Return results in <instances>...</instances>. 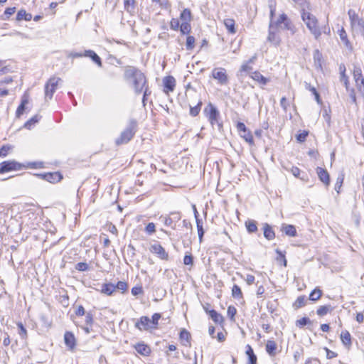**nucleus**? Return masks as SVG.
Returning a JSON list of instances; mask_svg holds the SVG:
<instances>
[{
    "label": "nucleus",
    "instance_id": "nucleus-53",
    "mask_svg": "<svg viewBox=\"0 0 364 364\" xmlns=\"http://www.w3.org/2000/svg\"><path fill=\"white\" fill-rule=\"evenodd\" d=\"M343 183V176H341L337 178L336 184H335V190L337 191L338 193L340 192V189L342 186V184Z\"/></svg>",
    "mask_w": 364,
    "mask_h": 364
},
{
    "label": "nucleus",
    "instance_id": "nucleus-48",
    "mask_svg": "<svg viewBox=\"0 0 364 364\" xmlns=\"http://www.w3.org/2000/svg\"><path fill=\"white\" fill-rule=\"evenodd\" d=\"M75 269L80 272H85L89 269V266L86 262H79L76 264Z\"/></svg>",
    "mask_w": 364,
    "mask_h": 364
},
{
    "label": "nucleus",
    "instance_id": "nucleus-28",
    "mask_svg": "<svg viewBox=\"0 0 364 364\" xmlns=\"http://www.w3.org/2000/svg\"><path fill=\"white\" fill-rule=\"evenodd\" d=\"M282 230L285 232V234L290 237H294L296 235V230L294 225H284L282 226Z\"/></svg>",
    "mask_w": 364,
    "mask_h": 364
},
{
    "label": "nucleus",
    "instance_id": "nucleus-40",
    "mask_svg": "<svg viewBox=\"0 0 364 364\" xmlns=\"http://www.w3.org/2000/svg\"><path fill=\"white\" fill-rule=\"evenodd\" d=\"M40 118L41 117L38 114L33 116L24 124V127L30 129L33 125L39 121Z\"/></svg>",
    "mask_w": 364,
    "mask_h": 364
},
{
    "label": "nucleus",
    "instance_id": "nucleus-44",
    "mask_svg": "<svg viewBox=\"0 0 364 364\" xmlns=\"http://www.w3.org/2000/svg\"><path fill=\"white\" fill-rule=\"evenodd\" d=\"M161 316L159 313H155L153 314L151 319V326H152V328H156L157 325L159 323V321L161 318Z\"/></svg>",
    "mask_w": 364,
    "mask_h": 364
},
{
    "label": "nucleus",
    "instance_id": "nucleus-31",
    "mask_svg": "<svg viewBox=\"0 0 364 364\" xmlns=\"http://www.w3.org/2000/svg\"><path fill=\"white\" fill-rule=\"evenodd\" d=\"M306 296H304V295L299 296V297H297V299H296V301L293 304V307L295 309H300V308L306 306Z\"/></svg>",
    "mask_w": 364,
    "mask_h": 364
},
{
    "label": "nucleus",
    "instance_id": "nucleus-27",
    "mask_svg": "<svg viewBox=\"0 0 364 364\" xmlns=\"http://www.w3.org/2000/svg\"><path fill=\"white\" fill-rule=\"evenodd\" d=\"M32 18V15L31 14L27 13L25 10L21 9L18 11L16 15V20L17 21H31Z\"/></svg>",
    "mask_w": 364,
    "mask_h": 364
},
{
    "label": "nucleus",
    "instance_id": "nucleus-54",
    "mask_svg": "<svg viewBox=\"0 0 364 364\" xmlns=\"http://www.w3.org/2000/svg\"><path fill=\"white\" fill-rule=\"evenodd\" d=\"M15 11H16L15 7H10V8L6 9L4 14V15L6 16V17L3 18L2 19H4V20L8 19L10 17V16H11L12 14H14L15 13Z\"/></svg>",
    "mask_w": 364,
    "mask_h": 364
},
{
    "label": "nucleus",
    "instance_id": "nucleus-5",
    "mask_svg": "<svg viewBox=\"0 0 364 364\" xmlns=\"http://www.w3.org/2000/svg\"><path fill=\"white\" fill-rule=\"evenodd\" d=\"M207 117L213 127L217 126L218 130L222 128V124L219 122V112L217 108L210 103L204 109Z\"/></svg>",
    "mask_w": 364,
    "mask_h": 364
},
{
    "label": "nucleus",
    "instance_id": "nucleus-23",
    "mask_svg": "<svg viewBox=\"0 0 364 364\" xmlns=\"http://www.w3.org/2000/svg\"><path fill=\"white\" fill-rule=\"evenodd\" d=\"M205 311L209 314L213 321L216 323H221L223 321V317L215 310L208 311L205 308Z\"/></svg>",
    "mask_w": 364,
    "mask_h": 364
},
{
    "label": "nucleus",
    "instance_id": "nucleus-12",
    "mask_svg": "<svg viewBox=\"0 0 364 364\" xmlns=\"http://www.w3.org/2000/svg\"><path fill=\"white\" fill-rule=\"evenodd\" d=\"M212 77L218 81L220 85L228 83V77L226 70L223 68H215L212 71Z\"/></svg>",
    "mask_w": 364,
    "mask_h": 364
},
{
    "label": "nucleus",
    "instance_id": "nucleus-46",
    "mask_svg": "<svg viewBox=\"0 0 364 364\" xmlns=\"http://www.w3.org/2000/svg\"><path fill=\"white\" fill-rule=\"evenodd\" d=\"M276 252L278 255L277 257V262L282 263L284 267H286L287 266V259L285 258L284 254H283V252L278 249L276 250Z\"/></svg>",
    "mask_w": 364,
    "mask_h": 364
},
{
    "label": "nucleus",
    "instance_id": "nucleus-60",
    "mask_svg": "<svg viewBox=\"0 0 364 364\" xmlns=\"http://www.w3.org/2000/svg\"><path fill=\"white\" fill-rule=\"evenodd\" d=\"M236 309L234 306H230L228 309V316L231 318L233 319L235 315L236 314Z\"/></svg>",
    "mask_w": 364,
    "mask_h": 364
},
{
    "label": "nucleus",
    "instance_id": "nucleus-19",
    "mask_svg": "<svg viewBox=\"0 0 364 364\" xmlns=\"http://www.w3.org/2000/svg\"><path fill=\"white\" fill-rule=\"evenodd\" d=\"M41 178L50 183L58 182L61 180L62 176L58 172L47 173L41 175Z\"/></svg>",
    "mask_w": 364,
    "mask_h": 364
},
{
    "label": "nucleus",
    "instance_id": "nucleus-29",
    "mask_svg": "<svg viewBox=\"0 0 364 364\" xmlns=\"http://www.w3.org/2000/svg\"><path fill=\"white\" fill-rule=\"evenodd\" d=\"M277 346L274 341H268L266 344V350L270 355H274Z\"/></svg>",
    "mask_w": 364,
    "mask_h": 364
},
{
    "label": "nucleus",
    "instance_id": "nucleus-33",
    "mask_svg": "<svg viewBox=\"0 0 364 364\" xmlns=\"http://www.w3.org/2000/svg\"><path fill=\"white\" fill-rule=\"evenodd\" d=\"M115 290V286L109 283L102 285L101 291L107 295H111Z\"/></svg>",
    "mask_w": 364,
    "mask_h": 364
},
{
    "label": "nucleus",
    "instance_id": "nucleus-21",
    "mask_svg": "<svg viewBox=\"0 0 364 364\" xmlns=\"http://www.w3.org/2000/svg\"><path fill=\"white\" fill-rule=\"evenodd\" d=\"M84 57L90 58L99 67L102 66L101 58L92 50H86L84 52Z\"/></svg>",
    "mask_w": 364,
    "mask_h": 364
},
{
    "label": "nucleus",
    "instance_id": "nucleus-38",
    "mask_svg": "<svg viewBox=\"0 0 364 364\" xmlns=\"http://www.w3.org/2000/svg\"><path fill=\"white\" fill-rule=\"evenodd\" d=\"M196 225L198 233L199 242H201L203 240V237L204 235L205 231L203 228V222L200 219H197Z\"/></svg>",
    "mask_w": 364,
    "mask_h": 364
},
{
    "label": "nucleus",
    "instance_id": "nucleus-9",
    "mask_svg": "<svg viewBox=\"0 0 364 364\" xmlns=\"http://www.w3.org/2000/svg\"><path fill=\"white\" fill-rule=\"evenodd\" d=\"M23 167H24V165L15 161H5L0 163V173L21 170Z\"/></svg>",
    "mask_w": 364,
    "mask_h": 364
},
{
    "label": "nucleus",
    "instance_id": "nucleus-32",
    "mask_svg": "<svg viewBox=\"0 0 364 364\" xmlns=\"http://www.w3.org/2000/svg\"><path fill=\"white\" fill-rule=\"evenodd\" d=\"M332 311L333 307L331 305H324L319 306L316 311V314L320 316H323Z\"/></svg>",
    "mask_w": 364,
    "mask_h": 364
},
{
    "label": "nucleus",
    "instance_id": "nucleus-61",
    "mask_svg": "<svg viewBox=\"0 0 364 364\" xmlns=\"http://www.w3.org/2000/svg\"><path fill=\"white\" fill-rule=\"evenodd\" d=\"M161 219L163 220V222L166 226H171L173 224V218L171 217H161Z\"/></svg>",
    "mask_w": 364,
    "mask_h": 364
},
{
    "label": "nucleus",
    "instance_id": "nucleus-1",
    "mask_svg": "<svg viewBox=\"0 0 364 364\" xmlns=\"http://www.w3.org/2000/svg\"><path fill=\"white\" fill-rule=\"evenodd\" d=\"M124 77L127 80H132L133 87L136 95L142 92L144 87L147 84V80L145 75L139 69L134 67H130L126 69Z\"/></svg>",
    "mask_w": 364,
    "mask_h": 364
},
{
    "label": "nucleus",
    "instance_id": "nucleus-18",
    "mask_svg": "<svg viewBox=\"0 0 364 364\" xmlns=\"http://www.w3.org/2000/svg\"><path fill=\"white\" fill-rule=\"evenodd\" d=\"M316 173L321 181H322L326 186L329 185L330 176L328 171L326 169L321 167H317Z\"/></svg>",
    "mask_w": 364,
    "mask_h": 364
},
{
    "label": "nucleus",
    "instance_id": "nucleus-35",
    "mask_svg": "<svg viewBox=\"0 0 364 364\" xmlns=\"http://www.w3.org/2000/svg\"><path fill=\"white\" fill-rule=\"evenodd\" d=\"M339 36H340V38L342 41V42L345 44V46L347 48H349V47L351 46H350V41L348 39L347 33H346V31H345V29L343 28H342L339 31Z\"/></svg>",
    "mask_w": 364,
    "mask_h": 364
},
{
    "label": "nucleus",
    "instance_id": "nucleus-10",
    "mask_svg": "<svg viewBox=\"0 0 364 364\" xmlns=\"http://www.w3.org/2000/svg\"><path fill=\"white\" fill-rule=\"evenodd\" d=\"M279 29L274 26L273 21L269 23L268 41L272 43L274 46H278L280 43L281 39L279 37Z\"/></svg>",
    "mask_w": 364,
    "mask_h": 364
},
{
    "label": "nucleus",
    "instance_id": "nucleus-41",
    "mask_svg": "<svg viewBox=\"0 0 364 364\" xmlns=\"http://www.w3.org/2000/svg\"><path fill=\"white\" fill-rule=\"evenodd\" d=\"M196 39L192 36H188L186 38V48L188 50H192L195 48Z\"/></svg>",
    "mask_w": 364,
    "mask_h": 364
},
{
    "label": "nucleus",
    "instance_id": "nucleus-45",
    "mask_svg": "<svg viewBox=\"0 0 364 364\" xmlns=\"http://www.w3.org/2000/svg\"><path fill=\"white\" fill-rule=\"evenodd\" d=\"M201 105L202 102H199L197 105L191 107L190 114L193 117L197 116L200 112Z\"/></svg>",
    "mask_w": 364,
    "mask_h": 364
},
{
    "label": "nucleus",
    "instance_id": "nucleus-42",
    "mask_svg": "<svg viewBox=\"0 0 364 364\" xmlns=\"http://www.w3.org/2000/svg\"><path fill=\"white\" fill-rule=\"evenodd\" d=\"M180 31L183 35L188 34L191 32V27L189 22H182L180 27Z\"/></svg>",
    "mask_w": 364,
    "mask_h": 364
},
{
    "label": "nucleus",
    "instance_id": "nucleus-50",
    "mask_svg": "<svg viewBox=\"0 0 364 364\" xmlns=\"http://www.w3.org/2000/svg\"><path fill=\"white\" fill-rule=\"evenodd\" d=\"M183 264L185 265H193V257L191 253L186 255L183 257Z\"/></svg>",
    "mask_w": 364,
    "mask_h": 364
},
{
    "label": "nucleus",
    "instance_id": "nucleus-24",
    "mask_svg": "<svg viewBox=\"0 0 364 364\" xmlns=\"http://www.w3.org/2000/svg\"><path fill=\"white\" fill-rule=\"evenodd\" d=\"M179 338L183 342V345L188 346L191 345L190 339H191V334L190 333L186 331V329H182L180 332Z\"/></svg>",
    "mask_w": 364,
    "mask_h": 364
},
{
    "label": "nucleus",
    "instance_id": "nucleus-62",
    "mask_svg": "<svg viewBox=\"0 0 364 364\" xmlns=\"http://www.w3.org/2000/svg\"><path fill=\"white\" fill-rule=\"evenodd\" d=\"M280 105L284 110V112H287V107L289 106V104L287 103V98L285 97H283L280 100Z\"/></svg>",
    "mask_w": 364,
    "mask_h": 364
},
{
    "label": "nucleus",
    "instance_id": "nucleus-2",
    "mask_svg": "<svg viewBox=\"0 0 364 364\" xmlns=\"http://www.w3.org/2000/svg\"><path fill=\"white\" fill-rule=\"evenodd\" d=\"M301 18L307 28L310 31L314 38L317 40L321 36L322 32L324 33H329L330 28L327 26L320 28L318 26V20L315 16L310 12L302 10Z\"/></svg>",
    "mask_w": 364,
    "mask_h": 364
},
{
    "label": "nucleus",
    "instance_id": "nucleus-11",
    "mask_svg": "<svg viewBox=\"0 0 364 364\" xmlns=\"http://www.w3.org/2000/svg\"><path fill=\"white\" fill-rule=\"evenodd\" d=\"M149 250L151 253L156 255L159 259L163 260H168V253L158 242L151 245Z\"/></svg>",
    "mask_w": 364,
    "mask_h": 364
},
{
    "label": "nucleus",
    "instance_id": "nucleus-15",
    "mask_svg": "<svg viewBox=\"0 0 364 364\" xmlns=\"http://www.w3.org/2000/svg\"><path fill=\"white\" fill-rule=\"evenodd\" d=\"M237 129L240 136L244 138L247 142L250 143V132L247 129L245 124L242 122H238L237 124Z\"/></svg>",
    "mask_w": 364,
    "mask_h": 364
},
{
    "label": "nucleus",
    "instance_id": "nucleus-49",
    "mask_svg": "<svg viewBox=\"0 0 364 364\" xmlns=\"http://www.w3.org/2000/svg\"><path fill=\"white\" fill-rule=\"evenodd\" d=\"M348 94H349V97L351 100V102L354 105H357V98H356V95H355V89L354 88H349V90H346Z\"/></svg>",
    "mask_w": 364,
    "mask_h": 364
},
{
    "label": "nucleus",
    "instance_id": "nucleus-43",
    "mask_svg": "<svg viewBox=\"0 0 364 364\" xmlns=\"http://www.w3.org/2000/svg\"><path fill=\"white\" fill-rule=\"evenodd\" d=\"M311 321L308 317H303L296 321V326L299 328H303L304 326L311 324Z\"/></svg>",
    "mask_w": 364,
    "mask_h": 364
},
{
    "label": "nucleus",
    "instance_id": "nucleus-26",
    "mask_svg": "<svg viewBox=\"0 0 364 364\" xmlns=\"http://www.w3.org/2000/svg\"><path fill=\"white\" fill-rule=\"evenodd\" d=\"M263 229H264V236L265 237V238H267L269 240H272L274 238V237H275L274 232L269 225H268L267 223H265L264 225Z\"/></svg>",
    "mask_w": 364,
    "mask_h": 364
},
{
    "label": "nucleus",
    "instance_id": "nucleus-34",
    "mask_svg": "<svg viewBox=\"0 0 364 364\" xmlns=\"http://www.w3.org/2000/svg\"><path fill=\"white\" fill-rule=\"evenodd\" d=\"M191 12L189 9H185L180 15V18L183 22H189L191 21Z\"/></svg>",
    "mask_w": 364,
    "mask_h": 364
},
{
    "label": "nucleus",
    "instance_id": "nucleus-47",
    "mask_svg": "<svg viewBox=\"0 0 364 364\" xmlns=\"http://www.w3.org/2000/svg\"><path fill=\"white\" fill-rule=\"evenodd\" d=\"M341 81L343 82L346 90H349V88H350L349 86V80L348 76L345 74V70L341 73Z\"/></svg>",
    "mask_w": 364,
    "mask_h": 364
},
{
    "label": "nucleus",
    "instance_id": "nucleus-58",
    "mask_svg": "<svg viewBox=\"0 0 364 364\" xmlns=\"http://www.w3.org/2000/svg\"><path fill=\"white\" fill-rule=\"evenodd\" d=\"M145 230L149 235L154 233L156 231L155 225L153 223H149L145 228Z\"/></svg>",
    "mask_w": 364,
    "mask_h": 364
},
{
    "label": "nucleus",
    "instance_id": "nucleus-6",
    "mask_svg": "<svg viewBox=\"0 0 364 364\" xmlns=\"http://www.w3.org/2000/svg\"><path fill=\"white\" fill-rule=\"evenodd\" d=\"M237 77L243 84L244 87L249 85V79L250 78V60H247L242 64L237 73Z\"/></svg>",
    "mask_w": 364,
    "mask_h": 364
},
{
    "label": "nucleus",
    "instance_id": "nucleus-3",
    "mask_svg": "<svg viewBox=\"0 0 364 364\" xmlns=\"http://www.w3.org/2000/svg\"><path fill=\"white\" fill-rule=\"evenodd\" d=\"M137 130V122L134 119H131L129 121L128 125L126 129L121 133L115 143L117 145L127 144L134 136Z\"/></svg>",
    "mask_w": 364,
    "mask_h": 364
},
{
    "label": "nucleus",
    "instance_id": "nucleus-52",
    "mask_svg": "<svg viewBox=\"0 0 364 364\" xmlns=\"http://www.w3.org/2000/svg\"><path fill=\"white\" fill-rule=\"evenodd\" d=\"M115 286V289H117L119 290H122V292L127 291L128 285L126 282L119 281Z\"/></svg>",
    "mask_w": 364,
    "mask_h": 364
},
{
    "label": "nucleus",
    "instance_id": "nucleus-51",
    "mask_svg": "<svg viewBox=\"0 0 364 364\" xmlns=\"http://www.w3.org/2000/svg\"><path fill=\"white\" fill-rule=\"evenodd\" d=\"M232 294L235 298H238L242 295L241 289L237 285L235 284L233 286L232 289Z\"/></svg>",
    "mask_w": 364,
    "mask_h": 364
},
{
    "label": "nucleus",
    "instance_id": "nucleus-22",
    "mask_svg": "<svg viewBox=\"0 0 364 364\" xmlns=\"http://www.w3.org/2000/svg\"><path fill=\"white\" fill-rule=\"evenodd\" d=\"M252 79L257 82L260 85H265L269 79L263 76L259 72L255 71L252 73Z\"/></svg>",
    "mask_w": 364,
    "mask_h": 364
},
{
    "label": "nucleus",
    "instance_id": "nucleus-14",
    "mask_svg": "<svg viewBox=\"0 0 364 364\" xmlns=\"http://www.w3.org/2000/svg\"><path fill=\"white\" fill-rule=\"evenodd\" d=\"M64 342L69 350H73L76 346V339L70 331H66L64 334Z\"/></svg>",
    "mask_w": 364,
    "mask_h": 364
},
{
    "label": "nucleus",
    "instance_id": "nucleus-30",
    "mask_svg": "<svg viewBox=\"0 0 364 364\" xmlns=\"http://www.w3.org/2000/svg\"><path fill=\"white\" fill-rule=\"evenodd\" d=\"M291 173L296 178H300L301 181H307V176L306 174L301 172V171L298 167L293 166L291 168Z\"/></svg>",
    "mask_w": 364,
    "mask_h": 364
},
{
    "label": "nucleus",
    "instance_id": "nucleus-39",
    "mask_svg": "<svg viewBox=\"0 0 364 364\" xmlns=\"http://www.w3.org/2000/svg\"><path fill=\"white\" fill-rule=\"evenodd\" d=\"M135 0H124V9L127 11L132 13L134 11Z\"/></svg>",
    "mask_w": 364,
    "mask_h": 364
},
{
    "label": "nucleus",
    "instance_id": "nucleus-16",
    "mask_svg": "<svg viewBox=\"0 0 364 364\" xmlns=\"http://www.w3.org/2000/svg\"><path fill=\"white\" fill-rule=\"evenodd\" d=\"M165 92H169L174 90L176 80L173 76L165 77L163 80Z\"/></svg>",
    "mask_w": 364,
    "mask_h": 364
},
{
    "label": "nucleus",
    "instance_id": "nucleus-56",
    "mask_svg": "<svg viewBox=\"0 0 364 364\" xmlns=\"http://www.w3.org/2000/svg\"><path fill=\"white\" fill-rule=\"evenodd\" d=\"M143 289H142V287L141 286H137V287H134L132 289V294L134 295V296H138L139 294H143Z\"/></svg>",
    "mask_w": 364,
    "mask_h": 364
},
{
    "label": "nucleus",
    "instance_id": "nucleus-37",
    "mask_svg": "<svg viewBox=\"0 0 364 364\" xmlns=\"http://www.w3.org/2000/svg\"><path fill=\"white\" fill-rule=\"evenodd\" d=\"M224 24L230 33H235V21L232 19L228 18L224 21Z\"/></svg>",
    "mask_w": 364,
    "mask_h": 364
},
{
    "label": "nucleus",
    "instance_id": "nucleus-17",
    "mask_svg": "<svg viewBox=\"0 0 364 364\" xmlns=\"http://www.w3.org/2000/svg\"><path fill=\"white\" fill-rule=\"evenodd\" d=\"M340 338L343 345L350 350L352 346V338L350 333L347 330L342 331Z\"/></svg>",
    "mask_w": 364,
    "mask_h": 364
},
{
    "label": "nucleus",
    "instance_id": "nucleus-7",
    "mask_svg": "<svg viewBox=\"0 0 364 364\" xmlns=\"http://www.w3.org/2000/svg\"><path fill=\"white\" fill-rule=\"evenodd\" d=\"M353 75L358 92L364 97V77L360 66H354Z\"/></svg>",
    "mask_w": 364,
    "mask_h": 364
},
{
    "label": "nucleus",
    "instance_id": "nucleus-20",
    "mask_svg": "<svg viewBox=\"0 0 364 364\" xmlns=\"http://www.w3.org/2000/svg\"><path fill=\"white\" fill-rule=\"evenodd\" d=\"M135 349L138 353H139L144 356H148L151 353L150 347L143 343H137L135 346Z\"/></svg>",
    "mask_w": 364,
    "mask_h": 364
},
{
    "label": "nucleus",
    "instance_id": "nucleus-8",
    "mask_svg": "<svg viewBox=\"0 0 364 364\" xmlns=\"http://www.w3.org/2000/svg\"><path fill=\"white\" fill-rule=\"evenodd\" d=\"M61 79L58 77H51L45 85V97L46 99H52L54 92L56 90L58 82Z\"/></svg>",
    "mask_w": 364,
    "mask_h": 364
},
{
    "label": "nucleus",
    "instance_id": "nucleus-4",
    "mask_svg": "<svg viewBox=\"0 0 364 364\" xmlns=\"http://www.w3.org/2000/svg\"><path fill=\"white\" fill-rule=\"evenodd\" d=\"M348 14L353 33L360 34L364 37V19L360 18L353 9H349Z\"/></svg>",
    "mask_w": 364,
    "mask_h": 364
},
{
    "label": "nucleus",
    "instance_id": "nucleus-25",
    "mask_svg": "<svg viewBox=\"0 0 364 364\" xmlns=\"http://www.w3.org/2000/svg\"><path fill=\"white\" fill-rule=\"evenodd\" d=\"M287 16L286 14H283L279 16V17L277 18V21L273 20V23L274 26L277 27V28L279 29V27H282V24H284V28H288V23L287 22Z\"/></svg>",
    "mask_w": 364,
    "mask_h": 364
},
{
    "label": "nucleus",
    "instance_id": "nucleus-55",
    "mask_svg": "<svg viewBox=\"0 0 364 364\" xmlns=\"http://www.w3.org/2000/svg\"><path fill=\"white\" fill-rule=\"evenodd\" d=\"M179 21L177 18H172L170 22V27L174 31H177L180 27Z\"/></svg>",
    "mask_w": 364,
    "mask_h": 364
},
{
    "label": "nucleus",
    "instance_id": "nucleus-57",
    "mask_svg": "<svg viewBox=\"0 0 364 364\" xmlns=\"http://www.w3.org/2000/svg\"><path fill=\"white\" fill-rule=\"evenodd\" d=\"M26 105L20 104L16 112V117L19 118L25 112Z\"/></svg>",
    "mask_w": 364,
    "mask_h": 364
},
{
    "label": "nucleus",
    "instance_id": "nucleus-63",
    "mask_svg": "<svg viewBox=\"0 0 364 364\" xmlns=\"http://www.w3.org/2000/svg\"><path fill=\"white\" fill-rule=\"evenodd\" d=\"M9 147L7 146H3L0 149V156H6L7 155L8 151L9 150Z\"/></svg>",
    "mask_w": 364,
    "mask_h": 364
},
{
    "label": "nucleus",
    "instance_id": "nucleus-36",
    "mask_svg": "<svg viewBox=\"0 0 364 364\" xmlns=\"http://www.w3.org/2000/svg\"><path fill=\"white\" fill-rule=\"evenodd\" d=\"M322 295V291L318 288L314 289L309 295V299L313 301L318 300Z\"/></svg>",
    "mask_w": 364,
    "mask_h": 364
},
{
    "label": "nucleus",
    "instance_id": "nucleus-59",
    "mask_svg": "<svg viewBox=\"0 0 364 364\" xmlns=\"http://www.w3.org/2000/svg\"><path fill=\"white\" fill-rule=\"evenodd\" d=\"M307 135H308V132L304 131L303 132H301V133L298 134L296 136V138L298 141L303 142V141H304L306 140V138Z\"/></svg>",
    "mask_w": 364,
    "mask_h": 364
},
{
    "label": "nucleus",
    "instance_id": "nucleus-64",
    "mask_svg": "<svg viewBox=\"0 0 364 364\" xmlns=\"http://www.w3.org/2000/svg\"><path fill=\"white\" fill-rule=\"evenodd\" d=\"M305 364H320V362L317 358H309L306 361Z\"/></svg>",
    "mask_w": 364,
    "mask_h": 364
},
{
    "label": "nucleus",
    "instance_id": "nucleus-13",
    "mask_svg": "<svg viewBox=\"0 0 364 364\" xmlns=\"http://www.w3.org/2000/svg\"><path fill=\"white\" fill-rule=\"evenodd\" d=\"M135 327L140 331L152 328L151 319L148 316H143L135 323Z\"/></svg>",
    "mask_w": 364,
    "mask_h": 364
}]
</instances>
